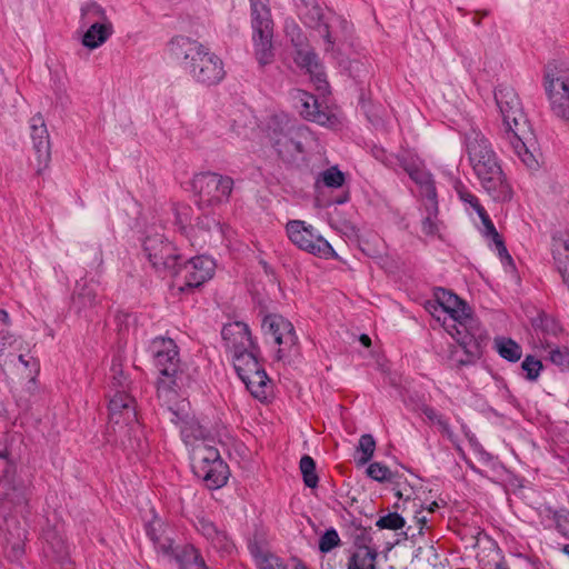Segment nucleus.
I'll use <instances>...</instances> for the list:
<instances>
[{"instance_id": "4468645a", "label": "nucleus", "mask_w": 569, "mask_h": 569, "mask_svg": "<svg viewBox=\"0 0 569 569\" xmlns=\"http://www.w3.org/2000/svg\"><path fill=\"white\" fill-rule=\"evenodd\" d=\"M264 335L279 346L277 359L284 360L296 349L298 337L292 323L280 315H268L262 321Z\"/></svg>"}, {"instance_id": "864d4df0", "label": "nucleus", "mask_w": 569, "mask_h": 569, "mask_svg": "<svg viewBox=\"0 0 569 569\" xmlns=\"http://www.w3.org/2000/svg\"><path fill=\"white\" fill-rule=\"evenodd\" d=\"M0 323L4 326H9L10 323L9 313L4 309H0Z\"/></svg>"}, {"instance_id": "0eeeda50", "label": "nucleus", "mask_w": 569, "mask_h": 569, "mask_svg": "<svg viewBox=\"0 0 569 569\" xmlns=\"http://www.w3.org/2000/svg\"><path fill=\"white\" fill-rule=\"evenodd\" d=\"M543 87L551 113L569 122V67L561 61H551L545 68Z\"/></svg>"}, {"instance_id": "ddd939ff", "label": "nucleus", "mask_w": 569, "mask_h": 569, "mask_svg": "<svg viewBox=\"0 0 569 569\" xmlns=\"http://www.w3.org/2000/svg\"><path fill=\"white\" fill-rule=\"evenodd\" d=\"M142 247L147 259L157 272L171 274L174 272L181 257L174 246L162 234L147 236Z\"/></svg>"}, {"instance_id": "bb28decb", "label": "nucleus", "mask_w": 569, "mask_h": 569, "mask_svg": "<svg viewBox=\"0 0 569 569\" xmlns=\"http://www.w3.org/2000/svg\"><path fill=\"white\" fill-rule=\"evenodd\" d=\"M23 341L9 330H0V363L13 362L20 351H24Z\"/></svg>"}, {"instance_id": "aec40b11", "label": "nucleus", "mask_w": 569, "mask_h": 569, "mask_svg": "<svg viewBox=\"0 0 569 569\" xmlns=\"http://www.w3.org/2000/svg\"><path fill=\"white\" fill-rule=\"evenodd\" d=\"M221 336L226 349L232 355V357L251 349H257V345L252 340L250 329L244 322L234 321L226 325L222 328Z\"/></svg>"}, {"instance_id": "9d476101", "label": "nucleus", "mask_w": 569, "mask_h": 569, "mask_svg": "<svg viewBox=\"0 0 569 569\" xmlns=\"http://www.w3.org/2000/svg\"><path fill=\"white\" fill-rule=\"evenodd\" d=\"M234 181L229 176L217 172H201L194 176L192 186L199 202L206 206H218L229 201Z\"/></svg>"}, {"instance_id": "cd10ccee", "label": "nucleus", "mask_w": 569, "mask_h": 569, "mask_svg": "<svg viewBox=\"0 0 569 569\" xmlns=\"http://www.w3.org/2000/svg\"><path fill=\"white\" fill-rule=\"evenodd\" d=\"M198 531L206 537L211 543L224 551L231 548V543L224 531L219 530L213 522L207 519H199L197 523Z\"/></svg>"}, {"instance_id": "680f3d73", "label": "nucleus", "mask_w": 569, "mask_h": 569, "mask_svg": "<svg viewBox=\"0 0 569 569\" xmlns=\"http://www.w3.org/2000/svg\"><path fill=\"white\" fill-rule=\"evenodd\" d=\"M60 567L57 568L56 566L52 567V569H71V566L70 565H59Z\"/></svg>"}, {"instance_id": "de8ad7c7", "label": "nucleus", "mask_w": 569, "mask_h": 569, "mask_svg": "<svg viewBox=\"0 0 569 569\" xmlns=\"http://www.w3.org/2000/svg\"><path fill=\"white\" fill-rule=\"evenodd\" d=\"M112 379L110 382V391L109 393L112 395L117 392V390H126L128 392L130 381L128 380L127 376L123 375V372L118 368H112Z\"/></svg>"}, {"instance_id": "8fccbe9b", "label": "nucleus", "mask_w": 569, "mask_h": 569, "mask_svg": "<svg viewBox=\"0 0 569 569\" xmlns=\"http://www.w3.org/2000/svg\"><path fill=\"white\" fill-rule=\"evenodd\" d=\"M549 359L552 363L558 366L563 371H569V350L568 349H552L549 352Z\"/></svg>"}, {"instance_id": "393cba45", "label": "nucleus", "mask_w": 569, "mask_h": 569, "mask_svg": "<svg viewBox=\"0 0 569 569\" xmlns=\"http://www.w3.org/2000/svg\"><path fill=\"white\" fill-rule=\"evenodd\" d=\"M86 27L88 29L82 37V44L90 50L101 47L113 34L112 22L93 23Z\"/></svg>"}, {"instance_id": "f257e3e1", "label": "nucleus", "mask_w": 569, "mask_h": 569, "mask_svg": "<svg viewBox=\"0 0 569 569\" xmlns=\"http://www.w3.org/2000/svg\"><path fill=\"white\" fill-rule=\"evenodd\" d=\"M430 312L459 343L460 348H455L450 356L455 366L471 365L480 359L488 336L463 300L449 290L438 288L435 302L430 303Z\"/></svg>"}, {"instance_id": "72a5a7b5", "label": "nucleus", "mask_w": 569, "mask_h": 569, "mask_svg": "<svg viewBox=\"0 0 569 569\" xmlns=\"http://www.w3.org/2000/svg\"><path fill=\"white\" fill-rule=\"evenodd\" d=\"M253 557L259 569H288L281 558L269 551L258 550Z\"/></svg>"}, {"instance_id": "bf43d9fd", "label": "nucleus", "mask_w": 569, "mask_h": 569, "mask_svg": "<svg viewBox=\"0 0 569 569\" xmlns=\"http://www.w3.org/2000/svg\"><path fill=\"white\" fill-rule=\"evenodd\" d=\"M295 568L293 569H308L307 566L300 560L295 558Z\"/></svg>"}, {"instance_id": "5fc2aeb1", "label": "nucleus", "mask_w": 569, "mask_h": 569, "mask_svg": "<svg viewBox=\"0 0 569 569\" xmlns=\"http://www.w3.org/2000/svg\"><path fill=\"white\" fill-rule=\"evenodd\" d=\"M417 522L420 525V533L422 532L425 526L427 525V518L421 515V512H417L416 515Z\"/></svg>"}, {"instance_id": "4d7b16f0", "label": "nucleus", "mask_w": 569, "mask_h": 569, "mask_svg": "<svg viewBox=\"0 0 569 569\" xmlns=\"http://www.w3.org/2000/svg\"><path fill=\"white\" fill-rule=\"evenodd\" d=\"M359 340L367 348L371 346V339L367 335H361Z\"/></svg>"}, {"instance_id": "c9c22d12", "label": "nucleus", "mask_w": 569, "mask_h": 569, "mask_svg": "<svg viewBox=\"0 0 569 569\" xmlns=\"http://www.w3.org/2000/svg\"><path fill=\"white\" fill-rule=\"evenodd\" d=\"M271 140L273 141V146L277 147L278 152L282 153L283 151H290L293 148L297 151H301V146L299 142H295L292 138V128H289L286 133L277 134L276 132L271 136Z\"/></svg>"}, {"instance_id": "7ed1b4c3", "label": "nucleus", "mask_w": 569, "mask_h": 569, "mask_svg": "<svg viewBox=\"0 0 569 569\" xmlns=\"http://www.w3.org/2000/svg\"><path fill=\"white\" fill-rule=\"evenodd\" d=\"M495 100L510 147L528 168H535L538 161L529 150L535 137L518 93L508 84H499L495 90Z\"/></svg>"}, {"instance_id": "c756f323", "label": "nucleus", "mask_w": 569, "mask_h": 569, "mask_svg": "<svg viewBox=\"0 0 569 569\" xmlns=\"http://www.w3.org/2000/svg\"><path fill=\"white\" fill-rule=\"evenodd\" d=\"M377 557L378 552L375 548L359 546L348 559L347 569H377Z\"/></svg>"}, {"instance_id": "e2e57ef3", "label": "nucleus", "mask_w": 569, "mask_h": 569, "mask_svg": "<svg viewBox=\"0 0 569 569\" xmlns=\"http://www.w3.org/2000/svg\"><path fill=\"white\" fill-rule=\"evenodd\" d=\"M297 131H298L300 134H302L303 132L308 131V128H306V127H298V128H297Z\"/></svg>"}, {"instance_id": "5701e85b", "label": "nucleus", "mask_w": 569, "mask_h": 569, "mask_svg": "<svg viewBox=\"0 0 569 569\" xmlns=\"http://www.w3.org/2000/svg\"><path fill=\"white\" fill-rule=\"evenodd\" d=\"M98 303L97 288L93 283H77L71 306L78 315H83L88 318L89 311Z\"/></svg>"}, {"instance_id": "7c9ffc66", "label": "nucleus", "mask_w": 569, "mask_h": 569, "mask_svg": "<svg viewBox=\"0 0 569 569\" xmlns=\"http://www.w3.org/2000/svg\"><path fill=\"white\" fill-rule=\"evenodd\" d=\"M80 22L82 26L111 22L106 10L96 2H88L81 7Z\"/></svg>"}, {"instance_id": "13d9d810", "label": "nucleus", "mask_w": 569, "mask_h": 569, "mask_svg": "<svg viewBox=\"0 0 569 569\" xmlns=\"http://www.w3.org/2000/svg\"><path fill=\"white\" fill-rule=\"evenodd\" d=\"M0 458L7 459L8 458V450L7 447L3 443H0Z\"/></svg>"}, {"instance_id": "2eb2a0df", "label": "nucleus", "mask_w": 569, "mask_h": 569, "mask_svg": "<svg viewBox=\"0 0 569 569\" xmlns=\"http://www.w3.org/2000/svg\"><path fill=\"white\" fill-rule=\"evenodd\" d=\"M291 99L295 108L306 120L330 129H337L340 126L339 118L327 107H322L311 93L295 89L291 92Z\"/></svg>"}, {"instance_id": "39448f33", "label": "nucleus", "mask_w": 569, "mask_h": 569, "mask_svg": "<svg viewBox=\"0 0 569 569\" xmlns=\"http://www.w3.org/2000/svg\"><path fill=\"white\" fill-rule=\"evenodd\" d=\"M148 352L159 373L158 396L169 402L177 396L176 387L180 369L178 346L171 338L156 337L151 340Z\"/></svg>"}, {"instance_id": "338daca9", "label": "nucleus", "mask_w": 569, "mask_h": 569, "mask_svg": "<svg viewBox=\"0 0 569 569\" xmlns=\"http://www.w3.org/2000/svg\"><path fill=\"white\" fill-rule=\"evenodd\" d=\"M293 30H297V36L301 34L300 31L297 29V27H293Z\"/></svg>"}, {"instance_id": "49530a36", "label": "nucleus", "mask_w": 569, "mask_h": 569, "mask_svg": "<svg viewBox=\"0 0 569 569\" xmlns=\"http://www.w3.org/2000/svg\"><path fill=\"white\" fill-rule=\"evenodd\" d=\"M321 181L330 188H339L345 182L343 173L336 167L325 170L321 173Z\"/></svg>"}, {"instance_id": "a18cd8bd", "label": "nucleus", "mask_w": 569, "mask_h": 569, "mask_svg": "<svg viewBox=\"0 0 569 569\" xmlns=\"http://www.w3.org/2000/svg\"><path fill=\"white\" fill-rule=\"evenodd\" d=\"M428 216L422 221V231L428 236H435L438 232V223L436 216L438 212V204L436 203V210L432 209L431 202L428 201L426 204Z\"/></svg>"}, {"instance_id": "69168bd1", "label": "nucleus", "mask_w": 569, "mask_h": 569, "mask_svg": "<svg viewBox=\"0 0 569 569\" xmlns=\"http://www.w3.org/2000/svg\"><path fill=\"white\" fill-rule=\"evenodd\" d=\"M488 13H489L488 11H482V12H481V16H482V17H486V16H488Z\"/></svg>"}, {"instance_id": "a878e982", "label": "nucleus", "mask_w": 569, "mask_h": 569, "mask_svg": "<svg viewBox=\"0 0 569 569\" xmlns=\"http://www.w3.org/2000/svg\"><path fill=\"white\" fill-rule=\"evenodd\" d=\"M229 476L230 470L228 465L223 460H220L209 466L204 470V475H198L197 477L204 482L207 488L219 489L227 483Z\"/></svg>"}, {"instance_id": "2f4dec72", "label": "nucleus", "mask_w": 569, "mask_h": 569, "mask_svg": "<svg viewBox=\"0 0 569 569\" xmlns=\"http://www.w3.org/2000/svg\"><path fill=\"white\" fill-rule=\"evenodd\" d=\"M495 346L500 357L508 361L516 362L522 356L521 347L512 339L497 338L495 340Z\"/></svg>"}, {"instance_id": "6e6d98bb", "label": "nucleus", "mask_w": 569, "mask_h": 569, "mask_svg": "<svg viewBox=\"0 0 569 569\" xmlns=\"http://www.w3.org/2000/svg\"><path fill=\"white\" fill-rule=\"evenodd\" d=\"M21 538H20V535L18 536V541L13 545L12 549H13V552H14V556L18 557L22 553V548H21Z\"/></svg>"}, {"instance_id": "4be33fe9", "label": "nucleus", "mask_w": 569, "mask_h": 569, "mask_svg": "<svg viewBox=\"0 0 569 569\" xmlns=\"http://www.w3.org/2000/svg\"><path fill=\"white\" fill-rule=\"evenodd\" d=\"M29 489L21 481L3 478L0 480V496L4 505L23 508L28 502Z\"/></svg>"}, {"instance_id": "20e7f679", "label": "nucleus", "mask_w": 569, "mask_h": 569, "mask_svg": "<svg viewBox=\"0 0 569 569\" xmlns=\"http://www.w3.org/2000/svg\"><path fill=\"white\" fill-rule=\"evenodd\" d=\"M172 59L183 64L191 78L207 87L220 83L224 77L222 60L203 44L188 37H176L168 44Z\"/></svg>"}, {"instance_id": "0e129e2a", "label": "nucleus", "mask_w": 569, "mask_h": 569, "mask_svg": "<svg viewBox=\"0 0 569 569\" xmlns=\"http://www.w3.org/2000/svg\"><path fill=\"white\" fill-rule=\"evenodd\" d=\"M562 551L569 556V545H565Z\"/></svg>"}, {"instance_id": "4c0bfd02", "label": "nucleus", "mask_w": 569, "mask_h": 569, "mask_svg": "<svg viewBox=\"0 0 569 569\" xmlns=\"http://www.w3.org/2000/svg\"><path fill=\"white\" fill-rule=\"evenodd\" d=\"M182 569H208L199 551L192 546L183 550Z\"/></svg>"}, {"instance_id": "6e6552de", "label": "nucleus", "mask_w": 569, "mask_h": 569, "mask_svg": "<svg viewBox=\"0 0 569 569\" xmlns=\"http://www.w3.org/2000/svg\"><path fill=\"white\" fill-rule=\"evenodd\" d=\"M232 359L234 370L248 391L259 401H267L272 387L271 380L258 359V348L239 353Z\"/></svg>"}, {"instance_id": "79ce46f5", "label": "nucleus", "mask_w": 569, "mask_h": 569, "mask_svg": "<svg viewBox=\"0 0 569 569\" xmlns=\"http://www.w3.org/2000/svg\"><path fill=\"white\" fill-rule=\"evenodd\" d=\"M376 441L371 435H362L359 440L358 450L361 452L360 462L367 463L373 456Z\"/></svg>"}, {"instance_id": "1a4fd4ad", "label": "nucleus", "mask_w": 569, "mask_h": 569, "mask_svg": "<svg viewBox=\"0 0 569 569\" xmlns=\"http://www.w3.org/2000/svg\"><path fill=\"white\" fill-rule=\"evenodd\" d=\"M251 7V27L254 54L261 66L272 61L273 21L269 0H249Z\"/></svg>"}, {"instance_id": "f704fd0d", "label": "nucleus", "mask_w": 569, "mask_h": 569, "mask_svg": "<svg viewBox=\"0 0 569 569\" xmlns=\"http://www.w3.org/2000/svg\"><path fill=\"white\" fill-rule=\"evenodd\" d=\"M299 468L302 473L305 485L309 488H316L318 485L319 478L316 473L315 460L310 456L305 455L300 459Z\"/></svg>"}, {"instance_id": "6ab92c4d", "label": "nucleus", "mask_w": 569, "mask_h": 569, "mask_svg": "<svg viewBox=\"0 0 569 569\" xmlns=\"http://www.w3.org/2000/svg\"><path fill=\"white\" fill-rule=\"evenodd\" d=\"M182 438L187 446H189L190 449V459H191V467L192 471L196 476L198 475H204V470L213 465V462L222 460L220 457V453L218 449L210 443H208L206 440H199L197 439L196 443H192L190 441V435H189V428H186L182 431Z\"/></svg>"}, {"instance_id": "58836bf2", "label": "nucleus", "mask_w": 569, "mask_h": 569, "mask_svg": "<svg viewBox=\"0 0 569 569\" xmlns=\"http://www.w3.org/2000/svg\"><path fill=\"white\" fill-rule=\"evenodd\" d=\"M157 525L158 527H161L159 522H157ZM157 531L158 529L156 528V523L148 525L147 533L153 541L154 547L162 553L167 555L172 549V541L168 537H162L161 535H158Z\"/></svg>"}, {"instance_id": "b1692460", "label": "nucleus", "mask_w": 569, "mask_h": 569, "mask_svg": "<svg viewBox=\"0 0 569 569\" xmlns=\"http://www.w3.org/2000/svg\"><path fill=\"white\" fill-rule=\"evenodd\" d=\"M43 537L46 556L51 558L56 565H70L69 549L63 536L57 530H47Z\"/></svg>"}, {"instance_id": "3c124183", "label": "nucleus", "mask_w": 569, "mask_h": 569, "mask_svg": "<svg viewBox=\"0 0 569 569\" xmlns=\"http://www.w3.org/2000/svg\"><path fill=\"white\" fill-rule=\"evenodd\" d=\"M16 358L27 370H29V376L38 373L39 362L34 357L29 355V352L23 353V351H20Z\"/></svg>"}, {"instance_id": "c03bdc74", "label": "nucleus", "mask_w": 569, "mask_h": 569, "mask_svg": "<svg viewBox=\"0 0 569 569\" xmlns=\"http://www.w3.org/2000/svg\"><path fill=\"white\" fill-rule=\"evenodd\" d=\"M340 545V538L336 529L327 530L319 540V550L323 553L331 551Z\"/></svg>"}, {"instance_id": "37998d69", "label": "nucleus", "mask_w": 569, "mask_h": 569, "mask_svg": "<svg viewBox=\"0 0 569 569\" xmlns=\"http://www.w3.org/2000/svg\"><path fill=\"white\" fill-rule=\"evenodd\" d=\"M367 473L371 479L379 482L390 481L392 477L390 469L379 462L370 463L367 468Z\"/></svg>"}, {"instance_id": "a19ab883", "label": "nucleus", "mask_w": 569, "mask_h": 569, "mask_svg": "<svg viewBox=\"0 0 569 569\" xmlns=\"http://www.w3.org/2000/svg\"><path fill=\"white\" fill-rule=\"evenodd\" d=\"M533 325L547 336H557L561 331L559 323L552 317L545 313L539 316V318L535 320Z\"/></svg>"}, {"instance_id": "603ef678", "label": "nucleus", "mask_w": 569, "mask_h": 569, "mask_svg": "<svg viewBox=\"0 0 569 569\" xmlns=\"http://www.w3.org/2000/svg\"><path fill=\"white\" fill-rule=\"evenodd\" d=\"M186 428H189V435H190V441L192 443H196L197 442V439L199 440H206L204 439V430L202 429V427H200L198 423H194V422H191V423H187L181 432L186 429Z\"/></svg>"}, {"instance_id": "ea45409f", "label": "nucleus", "mask_w": 569, "mask_h": 569, "mask_svg": "<svg viewBox=\"0 0 569 569\" xmlns=\"http://www.w3.org/2000/svg\"><path fill=\"white\" fill-rule=\"evenodd\" d=\"M406 525V520L398 512H389L386 516L380 517L376 526L379 529H389V530H398L403 528Z\"/></svg>"}, {"instance_id": "423d86ee", "label": "nucleus", "mask_w": 569, "mask_h": 569, "mask_svg": "<svg viewBox=\"0 0 569 569\" xmlns=\"http://www.w3.org/2000/svg\"><path fill=\"white\" fill-rule=\"evenodd\" d=\"M297 12L306 26L316 29L326 40V50L333 47L338 32L347 28V21L342 17L329 9H322L316 0H298Z\"/></svg>"}, {"instance_id": "052dcab7", "label": "nucleus", "mask_w": 569, "mask_h": 569, "mask_svg": "<svg viewBox=\"0 0 569 569\" xmlns=\"http://www.w3.org/2000/svg\"><path fill=\"white\" fill-rule=\"evenodd\" d=\"M439 508L438 503L436 501L431 502L428 507L429 512H435Z\"/></svg>"}, {"instance_id": "a211bd4d", "label": "nucleus", "mask_w": 569, "mask_h": 569, "mask_svg": "<svg viewBox=\"0 0 569 569\" xmlns=\"http://www.w3.org/2000/svg\"><path fill=\"white\" fill-rule=\"evenodd\" d=\"M30 137L34 152V161L31 164L40 174L48 168L51 159L49 132L41 114H36L30 119Z\"/></svg>"}, {"instance_id": "9b49d317", "label": "nucleus", "mask_w": 569, "mask_h": 569, "mask_svg": "<svg viewBox=\"0 0 569 569\" xmlns=\"http://www.w3.org/2000/svg\"><path fill=\"white\" fill-rule=\"evenodd\" d=\"M286 231L290 241L303 251L325 259L336 254L331 244L317 232L313 226L302 220H290Z\"/></svg>"}, {"instance_id": "f8f14e48", "label": "nucleus", "mask_w": 569, "mask_h": 569, "mask_svg": "<svg viewBox=\"0 0 569 569\" xmlns=\"http://www.w3.org/2000/svg\"><path fill=\"white\" fill-rule=\"evenodd\" d=\"M109 396L108 428L114 435H129L138 428L134 399L126 390H117V392Z\"/></svg>"}, {"instance_id": "f3484780", "label": "nucleus", "mask_w": 569, "mask_h": 569, "mask_svg": "<svg viewBox=\"0 0 569 569\" xmlns=\"http://www.w3.org/2000/svg\"><path fill=\"white\" fill-rule=\"evenodd\" d=\"M214 269L216 263L211 258L197 256L188 260L181 268H176L172 274L182 280L179 290L183 291L186 288L192 289L202 286L212 278Z\"/></svg>"}, {"instance_id": "f03ea898", "label": "nucleus", "mask_w": 569, "mask_h": 569, "mask_svg": "<svg viewBox=\"0 0 569 569\" xmlns=\"http://www.w3.org/2000/svg\"><path fill=\"white\" fill-rule=\"evenodd\" d=\"M466 151L472 170L486 192L495 201H509L512 198V189L490 141L478 129L471 128L466 133Z\"/></svg>"}, {"instance_id": "c85d7f7f", "label": "nucleus", "mask_w": 569, "mask_h": 569, "mask_svg": "<svg viewBox=\"0 0 569 569\" xmlns=\"http://www.w3.org/2000/svg\"><path fill=\"white\" fill-rule=\"evenodd\" d=\"M478 217L480 218V220L485 227L486 234L488 237H490L492 239V241L495 242V246H496L498 256L501 259V262L503 264H508L513 268L512 258L509 254L500 234L498 233V231H497L493 222L491 221L489 214L487 213V211L485 210L483 212H480V214Z\"/></svg>"}, {"instance_id": "e433bc0d", "label": "nucleus", "mask_w": 569, "mask_h": 569, "mask_svg": "<svg viewBox=\"0 0 569 569\" xmlns=\"http://www.w3.org/2000/svg\"><path fill=\"white\" fill-rule=\"evenodd\" d=\"M455 190L459 197V199L469 204L479 216L480 212L485 211V208L479 202V199L460 181L456 182Z\"/></svg>"}, {"instance_id": "09e8293b", "label": "nucleus", "mask_w": 569, "mask_h": 569, "mask_svg": "<svg viewBox=\"0 0 569 569\" xmlns=\"http://www.w3.org/2000/svg\"><path fill=\"white\" fill-rule=\"evenodd\" d=\"M521 368L526 372L527 379L536 380L542 369V363L540 360L535 359L531 356H528L523 360Z\"/></svg>"}, {"instance_id": "774afa93", "label": "nucleus", "mask_w": 569, "mask_h": 569, "mask_svg": "<svg viewBox=\"0 0 569 569\" xmlns=\"http://www.w3.org/2000/svg\"><path fill=\"white\" fill-rule=\"evenodd\" d=\"M475 23H476V24H480V20H479V19H476V20H475Z\"/></svg>"}, {"instance_id": "473e14b6", "label": "nucleus", "mask_w": 569, "mask_h": 569, "mask_svg": "<svg viewBox=\"0 0 569 569\" xmlns=\"http://www.w3.org/2000/svg\"><path fill=\"white\" fill-rule=\"evenodd\" d=\"M422 413L428 418L430 422L436 425L440 432L446 436L452 443L456 442L457 437L451 430L449 421L442 415L438 413L431 407H425L422 409Z\"/></svg>"}, {"instance_id": "dca6fc26", "label": "nucleus", "mask_w": 569, "mask_h": 569, "mask_svg": "<svg viewBox=\"0 0 569 569\" xmlns=\"http://www.w3.org/2000/svg\"><path fill=\"white\" fill-rule=\"evenodd\" d=\"M291 41L296 47L293 56L296 64L309 73L310 79L318 91L322 93L327 92L329 84L326 79L323 67L319 62L317 54L309 48V46L305 44V37L302 34H298V37L292 36Z\"/></svg>"}, {"instance_id": "412c9836", "label": "nucleus", "mask_w": 569, "mask_h": 569, "mask_svg": "<svg viewBox=\"0 0 569 569\" xmlns=\"http://www.w3.org/2000/svg\"><path fill=\"white\" fill-rule=\"evenodd\" d=\"M402 169L408 173L410 179L419 186L421 194L431 202L432 209L436 210L437 192L432 176L420 163L415 161H401Z\"/></svg>"}]
</instances>
